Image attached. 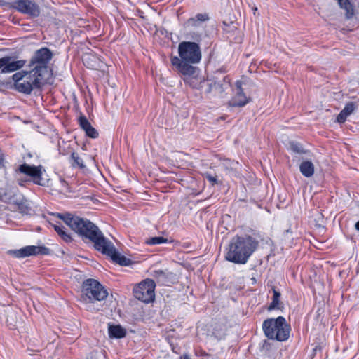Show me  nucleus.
Returning <instances> with one entry per match:
<instances>
[{"label":"nucleus","instance_id":"11","mask_svg":"<svg viewBox=\"0 0 359 359\" xmlns=\"http://www.w3.org/2000/svg\"><path fill=\"white\" fill-rule=\"evenodd\" d=\"M50 252V250L47 247L36 245H27L20 249L10 250L7 252L9 255L18 259H23L27 257L39 255H49Z\"/></svg>","mask_w":359,"mask_h":359},{"label":"nucleus","instance_id":"13","mask_svg":"<svg viewBox=\"0 0 359 359\" xmlns=\"http://www.w3.org/2000/svg\"><path fill=\"white\" fill-rule=\"evenodd\" d=\"M24 60H14L11 57L5 56L0 58V73L6 74L18 70L24 67Z\"/></svg>","mask_w":359,"mask_h":359},{"label":"nucleus","instance_id":"31","mask_svg":"<svg viewBox=\"0 0 359 359\" xmlns=\"http://www.w3.org/2000/svg\"><path fill=\"white\" fill-rule=\"evenodd\" d=\"M355 227L359 231V221L355 223Z\"/></svg>","mask_w":359,"mask_h":359},{"label":"nucleus","instance_id":"33","mask_svg":"<svg viewBox=\"0 0 359 359\" xmlns=\"http://www.w3.org/2000/svg\"><path fill=\"white\" fill-rule=\"evenodd\" d=\"M257 10V8H254V11H255V12Z\"/></svg>","mask_w":359,"mask_h":359},{"label":"nucleus","instance_id":"20","mask_svg":"<svg viewBox=\"0 0 359 359\" xmlns=\"http://www.w3.org/2000/svg\"><path fill=\"white\" fill-rule=\"evenodd\" d=\"M339 6L344 9L346 17L351 19L354 15V6L351 3L350 0H337Z\"/></svg>","mask_w":359,"mask_h":359},{"label":"nucleus","instance_id":"28","mask_svg":"<svg viewBox=\"0 0 359 359\" xmlns=\"http://www.w3.org/2000/svg\"><path fill=\"white\" fill-rule=\"evenodd\" d=\"M200 22L198 20H196V17L190 18L187 20L184 25L187 27H198L200 25Z\"/></svg>","mask_w":359,"mask_h":359},{"label":"nucleus","instance_id":"8","mask_svg":"<svg viewBox=\"0 0 359 359\" xmlns=\"http://www.w3.org/2000/svg\"><path fill=\"white\" fill-rule=\"evenodd\" d=\"M81 293L83 298L86 297L89 301H102L107 298L108 292L107 290L97 280L87 279L82 285Z\"/></svg>","mask_w":359,"mask_h":359},{"label":"nucleus","instance_id":"25","mask_svg":"<svg viewBox=\"0 0 359 359\" xmlns=\"http://www.w3.org/2000/svg\"><path fill=\"white\" fill-rule=\"evenodd\" d=\"M168 242V241L167 238H165L161 236L152 237V238L147 239L145 241V243L147 245H159V244H162V243H165Z\"/></svg>","mask_w":359,"mask_h":359},{"label":"nucleus","instance_id":"32","mask_svg":"<svg viewBox=\"0 0 359 359\" xmlns=\"http://www.w3.org/2000/svg\"><path fill=\"white\" fill-rule=\"evenodd\" d=\"M252 281H254V282H255V281H256V280H255V278H252Z\"/></svg>","mask_w":359,"mask_h":359},{"label":"nucleus","instance_id":"30","mask_svg":"<svg viewBox=\"0 0 359 359\" xmlns=\"http://www.w3.org/2000/svg\"><path fill=\"white\" fill-rule=\"evenodd\" d=\"M3 163H4V155H3V153L1 151V150L0 149V165H3Z\"/></svg>","mask_w":359,"mask_h":359},{"label":"nucleus","instance_id":"3","mask_svg":"<svg viewBox=\"0 0 359 359\" xmlns=\"http://www.w3.org/2000/svg\"><path fill=\"white\" fill-rule=\"evenodd\" d=\"M258 245L259 241L250 235H236L226 248L225 259L234 264H245Z\"/></svg>","mask_w":359,"mask_h":359},{"label":"nucleus","instance_id":"22","mask_svg":"<svg viewBox=\"0 0 359 359\" xmlns=\"http://www.w3.org/2000/svg\"><path fill=\"white\" fill-rule=\"evenodd\" d=\"M273 296L272 299V302H271L269 310H273V309H280V292L278 291L275 287H272Z\"/></svg>","mask_w":359,"mask_h":359},{"label":"nucleus","instance_id":"27","mask_svg":"<svg viewBox=\"0 0 359 359\" xmlns=\"http://www.w3.org/2000/svg\"><path fill=\"white\" fill-rule=\"evenodd\" d=\"M204 177L212 184L215 185L217 184V176H213L209 172H205L203 174Z\"/></svg>","mask_w":359,"mask_h":359},{"label":"nucleus","instance_id":"14","mask_svg":"<svg viewBox=\"0 0 359 359\" xmlns=\"http://www.w3.org/2000/svg\"><path fill=\"white\" fill-rule=\"evenodd\" d=\"M18 170L21 173L32 177L34 184L38 185L44 184V183L42 182L43 179L41 177L42 172L41 166L29 165L28 164L24 163L19 166Z\"/></svg>","mask_w":359,"mask_h":359},{"label":"nucleus","instance_id":"19","mask_svg":"<svg viewBox=\"0 0 359 359\" xmlns=\"http://www.w3.org/2000/svg\"><path fill=\"white\" fill-rule=\"evenodd\" d=\"M108 331L111 338L121 339L126 334V330L121 325H109Z\"/></svg>","mask_w":359,"mask_h":359},{"label":"nucleus","instance_id":"21","mask_svg":"<svg viewBox=\"0 0 359 359\" xmlns=\"http://www.w3.org/2000/svg\"><path fill=\"white\" fill-rule=\"evenodd\" d=\"M172 273H166L162 270L154 271V277L157 279L158 283L163 285H168L170 281L168 280L170 276H172Z\"/></svg>","mask_w":359,"mask_h":359},{"label":"nucleus","instance_id":"16","mask_svg":"<svg viewBox=\"0 0 359 359\" xmlns=\"http://www.w3.org/2000/svg\"><path fill=\"white\" fill-rule=\"evenodd\" d=\"M80 127L86 132V134L91 138H97L98 132L93 128L88 120L84 116H81L79 118Z\"/></svg>","mask_w":359,"mask_h":359},{"label":"nucleus","instance_id":"26","mask_svg":"<svg viewBox=\"0 0 359 359\" xmlns=\"http://www.w3.org/2000/svg\"><path fill=\"white\" fill-rule=\"evenodd\" d=\"M290 144L291 150L295 153L304 154L306 152L302 146L297 142H292Z\"/></svg>","mask_w":359,"mask_h":359},{"label":"nucleus","instance_id":"23","mask_svg":"<svg viewBox=\"0 0 359 359\" xmlns=\"http://www.w3.org/2000/svg\"><path fill=\"white\" fill-rule=\"evenodd\" d=\"M53 228L63 241L67 243L72 241L71 236L65 231V228L61 224H54Z\"/></svg>","mask_w":359,"mask_h":359},{"label":"nucleus","instance_id":"4","mask_svg":"<svg viewBox=\"0 0 359 359\" xmlns=\"http://www.w3.org/2000/svg\"><path fill=\"white\" fill-rule=\"evenodd\" d=\"M14 89L23 94L29 95L34 89H39L44 83L45 77L39 75L32 69L30 71L22 70L12 76Z\"/></svg>","mask_w":359,"mask_h":359},{"label":"nucleus","instance_id":"10","mask_svg":"<svg viewBox=\"0 0 359 359\" xmlns=\"http://www.w3.org/2000/svg\"><path fill=\"white\" fill-rule=\"evenodd\" d=\"M229 83L230 79L227 76H225L222 72H217L205 82L206 86L205 92L222 94L228 88Z\"/></svg>","mask_w":359,"mask_h":359},{"label":"nucleus","instance_id":"5","mask_svg":"<svg viewBox=\"0 0 359 359\" xmlns=\"http://www.w3.org/2000/svg\"><path fill=\"white\" fill-rule=\"evenodd\" d=\"M262 329L268 339L278 341L287 340L291 330L290 325L283 316L265 320L262 324Z\"/></svg>","mask_w":359,"mask_h":359},{"label":"nucleus","instance_id":"29","mask_svg":"<svg viewBox=\"0 0 359 359\" xmlns=\"http://www.w3.org/2000/svg\"><path fill=\"white\" fill-rule=\"evenodd\" d=\"M196 20L200 23L209 20L210 18L208 13H198L195 15Z\"/></svg>","mask_w":359,"mask_h":359},{"label":"nucleus","instance_id":"7","mask_svg":"<svg viewBox=\"0 0 359 359\" xmlns=\"http://www.w3.org/2000/svg\"><path fill=\"white\" fill-rule=\"evenodd\" d=\"M52 52L48 48H41L36 50L32 56L29 67L35 70V73L38 72L39 75L46 77L48 74V63L52 59Z\"/></svg>","mask_w":359,"mask_h":359},{"label":"nucleus","instance_id":"24","mask_svg":"<svg viewBox=\"0 0 359 359\" xmlns=\"http://www.w3.org/2000/svg\"><path fill=\"white\" fill-rule=\"evenodd\" d=\"M70 163L73 167H79L83 168L85 167L83 161L76 152H72L70 156Z\"/></svg>","mask_w":359,"mask_h":359},{"label":"nucleus","instance_id":"17","mask_svg":"<svg viewBox=\"0 0 359 359\" xmlns=\"http://www.w3.org/2000/svg\"><path fill=\"white\" fill-rule=\"evenodd\" d=\"M355 104L353 102H348L337 115L336 121L339 123H344L347 117L355 111Z\"/></svg>","mask_w":359,"mask_h":359},{"label":"nucleus","instance_id":"6","mask_svg":"<svg viewBox=\"0 0 359 359\" xmlns=\"http://www.w3.org/2000/svg\"><path fill=\"white\" fill-rule=\"evenodd\" d=\"M0 201L10 204L14 210L22 215H32V209L29 201L17 189H1Z\"/></svg>","mask_w":359,"mask_h":359},{"label":"nucleus","instance_id":"18","mask_svg":"<svg viewBox=\"0 0 359 359\" xmlns=\"http://www.w3.org/2000/svg\"><path fill=\"white\" fill-rule=\"evenodd\" d=\"M299 170L303 176L306 177H311L314 174L315 167L311 161H304L300 163Z\"/></svg>","mask_w":359,"mask_h":359},{"label":"nucleus","instance_id":"15","mask_svg":"<svg viewBox=\"0 0 359 359\" xmlns=\"http://www.w3.org/2000/svg\"><path fill=\"white\" fill-rule=\"evenodd\" d=\"M235 90L236 93L231 100L229 102V105L231 107H242L247 104L249 102L246 97L243 90L242 88V82L237 81L235 83Z\"/></svg>","mask_w":359,"mask_h":359},{"label":"nucleus","instance_id":"9","mask_svg":"<svg viewBox=\"0 0 359 359\" xmlns=\"http://www.w3.org/2000/svg\"><path fill=\"white\" fill-rule=\"evenodd\" d=\"M156 283L151 279H146L133 289V294L136 299L145 303L154 300Z\"/></svg>","mask_w":359,"mask_h":359},{"label":"nucleus","instance_id":"2","mask_svg":"<svg viewBox=\"0 0 359 359\" xmlns=\"http://www.w3.org/2000/svg\"><path fill=\"white\" fill-rule=\"evenodd\" d=\"M178 53L179 57H172V65L184 76L185 83L196 88L191 81L198 74L199 69L194 65L199 63L202 57L200 46L196 42L182 41L178 46Z\"/></svg>","mask_w":359,"mask_h":359},{"label":"nucleus","instance_id":"12","mask_svg":"<svg viewBox=\"0 0 359 359\" xmlns=\"http://www.w3.org/2000/svg\"><path fill=\"white\" fill-rule=\"evenodd\" d=\"M13 8L18 11L32 18H36L41 13L39 6L31 0H18L15 2Z\"/></svg>","mask_w":359,"mask_h":359},{"label":"nucleus","instance_id":"1","mask_svg":"<svg viewBox=\"0 0 359 359\" xmlns=\"http://www.w3.org/2000/svg\"><path fill=\"white\" fill-rule=\"evenodd\" d=\"M58 217L77 233L83 240L91 241L95 250L111 257L121 266H129L131 260L116 251L114 244L106 238L100 229L87 219L81 218L71 213L58 214Z\"/></svg>","mask_w":359,"mask_h":359}]
</instances>
